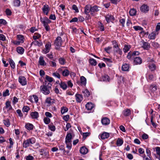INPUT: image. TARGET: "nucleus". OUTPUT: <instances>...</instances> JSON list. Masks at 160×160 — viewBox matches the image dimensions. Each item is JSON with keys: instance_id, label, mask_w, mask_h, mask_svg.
I'll list each match as a JSON object with an SVG mask.
<instances>
[{"instance_id": "1", "label": "nucleus", "mask_w": 160, "mask_h": 160, "mask_svg": "<svg viewBox=\"0 0 160 160\" xmlns=\"http://www.w3.org/2000/svg\"><path fill=\"white\" fill-rule=\"evenodd\" d=\"M45 83L40 87L41 91L45 95H48L50 93V90L51 88L52 85L50 83H47V81H45Z\"/></svg>"}, {"instance_id": "2", "label": "nucleus", "mask_w": 160, "mask_h": 160, "mask_svg": "<svg viewBox=\"0 0 160 160\" xmlns=\"http://www.w3.org/2000/svg\"><path fill=\"white\" fill-rule=\"evenodd\" d=\"M62 38L60 36H58L55 39L54 42V44L56 49L59 50L60 47H62Z\"/></svg>"}, {"instance_id": "3", "label": "nucleus", "mask_w": 160, "mask_h": 160, "mask_svg": "<svg viewBox=\"0 0 160 160\" xmlns=\"http://www.w3.org/2000/svg\"><path fill=\"white\" fill-rule=\"evenodd\" d=\"M35 143V139L34 138H29L24 141L23 142V147L27 148Z\"/></svg>"}, {"instance_id": "4", "label": "nucleus", "mask_w": 160, "mask_h": 160, "mask_svg": "<svg viewBox=\"0 0 160 160\" xmlns=\"http://www.w3.org/2000/svg\"><path fill=\"white\" fill-rule=\"evenodd\" d=\"M51 43L49 41H48L45 46V48L42 50V52L43 53L46 54L48 53L51 48Z\"/></svg>"}, {"instance_id": "5", "label": "nucleus", "mask_w": 160, "mask_h": 160, "mask_svg": "<svg viewBox=\"0 0 160 160\" xmlns=\"http://www.w3.org/2000/svg\"><path fill=\"white\" fill-rule=\"evenodd\" d=\"M149 6L147 4H143L140 7V10L143 13H146L149 11Z\"/></svg>"}, {"instance_id": "6", "label": "nucleus", "mask_w": 160, "mask_h": 160, "mask_svg": "<svg viewBox=\"0 0 160 160\" xmlns=\"http://www.w3.org/2000/svg\"><path fill=\"white\" fill-rule=\"evenodd\" d=\"M54 103L55 100L50 97L47 98L45 100V103L48 107H50Z\"/></svg>"}, {"instance_id": "7", "label": "nucleus", "mask_w": 160, "mask_h": 160, "mask_svg": "<svg viewBox=\"0 0 160 160\" xmlns=\"http://www.w3.org/2000/svg\"><path fill=\"white\" fill-rule=\"evenodd\" d=\"M105 20L108 23L110 22H113L115 20V18L113 16L110 14H107L105 16Z\"/></svg>"}, {"instance_id": "8", "label": "nucleus", "mask_w": 160, "mask_h": 160, "mask_svg": "<svg viewBox=\"0 0 160 160\" xmlns=\"http://www.w3.org/2000/svg\"><path fill=\"white\" fill-rule=\"evenodd\" d=\"M18 81L22 86H25L27 84L26 78L23 76H20L18 78Z\"/></svg>"}, {"instance_id": "9", "label": "nucleus", "mask_w": 160, "mask_h": 160, "mask_svg": "<svg viewBox=\"0 0 160 160\" xmlns=\"http://www.w3.org/2000/svg\"><path fill=\"white\" fill-rule=\"evenodd\" d=\"M42 10L43 13L46 15H48L49 11V8L48 5L47 4L44 5L42 8Z\"/></svg>"}, {"instance_id": "10", "label": "nucleus", "mask_w": 160, "mask_h": 160, "mask_svg": "<svg viewBox=\"0 0 160 160\" xmlns=\"http://www.w3.org/2000/svg\"><path fill=\"white\" fill-rule=\"evenodd\" d=\"M142 62V59L140 57H135L133 59V63L134 65L140 64Z\"/></svg>"}, {"instance_id": "11", "label": "nucleus", "mask_w": 160, "mask_h": 160, "mask_svg": "<svg viewBox=\"0 0 160 160\" xmlns=\"http://www.w3.org/2000/svg\"><path fill=\"white\" fill-rule=\"evenodd\" d=\"M86 108L88 111H92L94 107V105L91 102H89L87 103L85 106Z\"/></svg>"}, {"instance_id": "12", "label": "nucleus", "mask_w": 160, "mask_h": 160, "mask_svg": "<svg viewBox=\"0 0 160 160\" xmlns=\"http://www.w3.org/2000/svg\"><path fill=\"white\" fill-rule=\"evenodd\" d=\"M110 120L107 117H104L102 118L101 122L103 125H107L109 124Z\"/></svg>"}, {"instance_id": "13", "label": "nucleus", "mask_w": 160, "mask_h": 160, "mask_svg": "<svg viewBox=\"0 0 160 160\" xmlns=\"http://www.w3.org/2000/svg\"><path fill=\"white\" fill-rule=\"evenodd\" d=\"M76 99L77 102L80 103L83 99L82 96L81 94H76L75 95Z\"/></svg>"}, {"instance_id": "14", "label": "nucleus", "mask_w": 160, "mask_h": 160, "mask_svg": "<svg viewBox=\"0 0 160 160\" xmlns=\"http://www.w3.org/2000/svg\"><path fill=\"white\" fill-rule=\"evenodd\" d=\"M59 69L63 76L67 77L69 75L70 73L68 69L62 70L61 68H59Z\"/></svg>"}, {"instance_id": "15", "label": "nucleus", "mask_w": 160, "mask_h": 160, "mask_svg": "<svg viewBox=\"0 0 160 160\" xmlns=\"http://www.w3.org/2000/svg\"><path fill=\"white\" fill-rule=\"evenodd\" d=\"M122 114L124 116H128L131 114V111L130 109L126 108L123 111Z\"/></svg>"}, {"instance_id": "16", "label": "nucleus", "mask_w": 160, "mask_h": 160, "mask_svg": "<svg viewBox=\"0 0 160 160\" xmlns=\"http://www.w3.org/2000/svg\"><path fill=\"white\" fill-rule=\"evenodd\" d=\"M100 7L98 6L97 5H94L90 9L91 12H98L100 10Z\"/></svg>"}, {"instance_id": "17", "label": "nucleus", "mask_w": 160, "mask_h": 160, "mask_svg": "<svg viewBox=\"0 0 160 160\" xmlns=\"http://www.w3.org/2000/svg\"><path fill=\"white\" fill-rule=\"evenodd\" d=\"M65 142L66 144V147L69 149H71L72 148V140L65 139Z\"/></svg>"}, {"instance_id": "18", "label": "nucleus", "mask_w": 160, "mask_h": 160, "mask_svg": "<svg viewBox=\"0 0 160 160\" xmlns=\"http://www.w3.org/2000/svg\"><path fill=\"white\" fill-rule=\"evenodd\" d=\"M109 133L108 132H104L100 135L102 139H105L108 138L109 136Z\"/></svg>"}, {"instance_id": "19", "label": "nucleus", "mask_w": 160, "mask_h": 160, "mask_svg": "<svg viewBox=\"0 0 160 160\" xmlns=\"http://www.w3.org/2000/svg\"><path fill=\"white\" fill-rule=\"evenodd\" d=\"M88 152V149L85 147H82L80 149V152L82 154H85Z\"/></svg>"}, {"instance_id": "20", "label": "nucleus", "mask_w": 160, "mask_h": 160, "mask_svg": "<svg viewBox=\"0 0 160 160\" xmlns=\"http://www.w3.org/2000/svg\"><path fill=\"white\" fill-rule=\"evenodd\" d=\"M150 47V44L148 42H143V45L142 46V47L144 49L148 50L149 49Z\"/></svg>"}, {"instance_id": "21", "label": "nucleus", "mask_w": 160, "mask_h": 160, "mask_svg": "<svg viewBox=\"0 0 160 160\" xmlns=\"http://www.w3.org/2000/svg\"><path fill=\"white\" fill-rule=\"evenodd\" d=\"M33 44L35 46H38L39 47H40L43 45V43L41 41H40L39 42L38 41L35 40L32 42L31 44V45L32 46Z\"/></svg>"}, {"instance_id": "22", "label": "nucleus", "mask_w": 160, "mask_h": 160, "mask_svg": "<svg viewBox=\"0 0 160 160\" xmlns=\"http://www.w3.org/2000/svg\"><path fill=\"white\" fill-rule=\"evenodd\" d=\"M92 7L89 4L87 5L85 7L84 12L86 14H88L90 12V9Z\"/></svg>"}, {"instance_id": "23", "label": "nucleus", "mask_w": 160, "mask_h": 160, "mask_svg": "<svg viewBox=\"0 0 160 160\" xmlns=\"http://www.w3.org/2000/svg\"><path fill=\"white\" fill-rule=\"evenodd\" d=\"M112 42V44L113 45V48L114 51V49H117L120 48L118 42L117 41L115 40H113Z\"/></svg>"}, {"instance_id": "24", "label": "nucleus", "mask_w": 160, "mask_h": 160, "mask_svg": "<svg viewBox=\"0 0 160 160\" xmlns=\"http://www.w3.org/2000/svg\"><path fill=\"white\" fill-rule=\"evenodd\" d=\"M129 68V64L126 63L123 64L122 67V70L124 71H128Z\"/></svg>"}, {"instance_id": "25", "label": "nucleus", "mask_w": 160, "mask_h": 160, "mask_svg": "<svg viewBox=\"0 0 160 160\" xmlns=\"http://www.w3.org/2000/svg\"><path fill=\"white\" fill-rule=\"evenodd\" d=\"M25 127L28 130H32L34 128L33 124L29 123H26Z\"/></svg>"}, {"instance_id": "26", "label": "nucleus", "mask_w": 160, "mask_h": 160, "mask_svg": "<svg viewBox=\"0 0 160 160\" xmlns=\"http://www.w3.org/2000/svg\"><path fill=\"white\" fill-rule=\"evenodd\" d=\"M16 51L19 54L22 55L24 52V49L22 47H18L16 48Z\"/></svg>"}, {"instance_id": "27", "label": "nucleus", "mask_w": 160, "mask_h": 160, "mask_svg": "<svg viewBox=\"0 0 160 160\" xmlns=\"http://www.w3.org/2000/svg\"><path fill=\"white\" fill-rule=\"evenodd\" d=\"M59 85L61 88H62L63 90H65L67 88V84L64 82L61 81Z\"/></svg>"}, {"instance_id": "28", "label": "nucleus", "mask_w": 160, "mask_h": 160, "mask_svg": "<svg viewBox=\"0 0 160 160\" xmlns=\"http://www.w3.org/2000/svg\"><path fill=\"white\" fill-rule=\"evenodd\" d=\"M30 115L32 118L37 119L39 117L38 113L37 111L32 112Z\"/></svg>"}, {"instance_id": "29", "label": "nucleus", "mask_w": 160, "mask_h": 160, "mask_svg": "<svg viewBox=\"0 0 160 160\" xmlns=\"http://www.w3.org/2000/svg\"><path fill=\"white\" fill-rule=\"evenodd\" d=\"M80 84L81 85H86V78L83 76H82L80 77Z\"/></svg>"}, {"instance_id": "30", "label": "nucleus", "mask_w": 160, "mask_h": 160, "mask_svg": "<svg viewBox=\"0 0 160 160\" xmlns=\"http://www.w3.org/2000/svg\"><path fill=\"white\" fill-rule=\"evenodd\" d=\"M133 28L136 31H138V30L141 31L140 32L141 34L142 33V32H144V31L143 30V28L142 27L139 26H135L133 27Z\"/></svg>"}, {"instance_id": "31", "label": "nucleus", "mask_w": 160, "mask_h": 160, "mask_svg": "<svg viewBox=\"0 0 160 160\" xmlns=\"http://www.w3.org/2000/svg\"><path fill=\"white\" fill-rule=\"evenodd\" d=\"M131 48V45L125 44L123 48V52L125 53L128 52Z\"/></svg>"}, {"instance_id": "32", "label": "nucleus", "mask_w": 160, "mask_h": 160, "mask_svg": "<svg viewBox=\"0 0 160 160\" xmlns=\"http://www.w3.org/2000/svg\"><path fill=\"white\" fill-rule=\"evenodd\" d=\"M89 62L92 66H95L97 64L96 60L93 58H90L89 60Z\"/></svg>"}, {"instance_id": "33", "label": "nucleus", "mask_w": 160, "mask_h": 160, "mask_svg": "<svg viewBox=\"0 0 160 160\" xmlns=\"http://www.w3.org/2000/svg\"><path fill=\"white\" fill-rule=\"evenodd\" d=\"M39 62L40 65L44 66L46 64V63L43 59V57L42 56H40L39 57Z\"/></svg>"}, {"instance_id": "34", "label": "nucleus", "mask_w": 160, "mask_h": 160, "mask_svg": "<svg viewBox=\"0 0 160 160\" xmlns=\"http://www.w3.org/2000/svg\"><path fill=\"white\" fill-rule=\"evenodd\" d=\"M58 62L59 64L61 65H64L66 63V60L63 58H59L58 59Z\"/></svg>"}, {"instance_id": "35", "label": "nucleus", "mask_w": 160, "mask_h": 160, "mask_svg": "<svg viewBox=\"0 0 160 160\" xmlns=\"http://www.w3.org/2000/svg\"><path fill=\"white\" fill-rule=\"evenodd\" d=\"M129 12L130 16H134L136 14L137 10L133 8L130 9Z\"/></svg>"}, {"instance_id": "36", "label": "nucleus", "mask_w": 160, "mask_h": 160, "mask_svg": "<svg viewBox=\"0 0 160 160\" xmlns=\"http://www.w3.org/2000/svg\"><path fill=\"white\" fill-rule=\"evenodd\" d=\"M8 60L11 68L13 69L15 67V64L11 58H9Z\"/></svg>"}, {"instance_id": "37", "label": "nucleus", "mask_w": 160, "mask_h": 160, "mask_svg": "<svg viewBox=\"0 0 160 160\" xmlns=\"http://www.w3.org/2000/svg\"><path fill=\"white\" fill-rule=\"evenodd\" d=\"M39 152L40 154L44 157H46L48 155V152L46 151H45L43 149H42L40 150Z\"/></svg>"}, {"instance_id": "38", "label": "nucleus", "mask_w": 160, "mask_h": 160, "mask_svg": "<svg viewBox=\"0 0 160 160\" xmlns=\"http://www.w3.org/2000/svg\"><path fill=\"white\" fill-rule=\"evenodd\" d=\"M17 38L18 40H20L21 42V43H23L24 42V37L23 35L21 34L18 35L17 36Z\"/></svg>"}, {"instance_id": "39", "label": "nucleus", "mask_w": 160, "mask_h": 160, "mask_svg": "<svg viewBox=\"0 0 160 160\" xmlns=\"http://www.w3.org/2000/svg\"><path fill=\"white\" fill-rule=\"evenodd\" d=\"M82 92L84 94L85 97H88L90 95V92L87 89H86L82 91Z\"/></svg>"}, {"instance_id": "40", "label": "nucleus", "mask_w": 160, "mask_h": 160, "mask_svg": "<svg viewBox=\"0 0 160 160\" xmlns=\"http://www.w3.org/2000/svg\"><path fill=\"white\" fill-rule=\"evenodd\" d=\"M110 78L109 76L107 75H105L102 76V80L103 81H109L110 80Z\"/></svg>"}, {"instance_id": "41", "label": "nucleus", "mask_w": 160, "mask_h": 160, "mask_svg": "<svg viewBox=\"0 0 160 160\" xmlns=\"http://www.w3.org/2000/svg\"><path fill=\"white\" fill-rule=\"evenodd\" d=\"M41 35L38 32L34 33V35L32 36L33 39L35 40L39 39L41 37Z\"/></svg>"}, {"instance_id": "42", "label": "nucleus", "mask_w": 160, "mask_h": 160, "mask_svg": "<svg viewBox=\"0 0 160 160\" xmlns=\"http://www.w3.org/2000/svg\"><path fill=\"white\" fill-rule=\"evenodd\" d=\"M3 122L4 125L7 127H8L10 126V121L9 119L8 118L3 120Z\"/></svg>"}, {"instance_id": "43", "label": "nucleus", "mask_w": 160, "mask_h": 160, "mask_svg": "<svg viewBox=\"0 0 160 160\" xmlns=\"http://www.w3.org/2000/svg\"><path fill=\"white\" fill-rule=\"evenodd\" d=\"M98 24L99 25V30L101 32L104 31L105 30V28L103 24L101 22H98Z\"/></svg>"}, {"instance_id": "44", "label": "nucleus", "mask_w": 160, "mask_h": 160, "mask_svg": "<svg viewBox=\"0 0 160 160\" xmlns=\"http://www.w3.org/2000/svg\"><path fill=\"white\" fill-rule=\"evenodd\" d=\"M156 32H153L149 34L148 36V38L150 39H154L156 37Z\"/></svg>"}, {"instance_id": "45", "label": "nucleus", "mask_w": 160, "mask_h": 160, "mask_svg": "<svg viewBox=\"0 0 160 160\" xmlns=\"http://www.w3.org/2000/svg\"><path fill=\"white\" fill-rule=\"evenodd\" d=\"M123 143V140L120 138H118L116 144L118 146H121Z\"/></svg>"}, {"instance_id": "46", "label": "nucleus", "mask_w": 160, "mask_h": 160, "mask_svg": "<svg viewBox=\"0 0 160 160\" xmlns=\"http://www.w3.org/2000/svg\"><path fill=\"white\" fill-rule=\"evenodd\" d=\"M81 134H82H82L83 136V138H84V139H85L87 137L89 136L90 134V132H83L82 133V131H79Z\"/></svg>"}, {"instance_id": "47", "label": "nucleus", "mask_w": 160, "mask_h": 160, "mask_svg": "<svg viewBox=\"0 0 160 160\" xmlns=\"http://www.w3.org/2000/svg\"><path fill=\"white\" fill-rule=\"evenodd\" d=\"M127 58L129 60H132L134 59V58L133 55H132V52L130 51L129 52L127 56Z\"/></svg>"}, {"instance_id": "48", "label": "nucleus", "mask_w": 160, "mask_h": 160, "mask_svg": "<svg viewBox=\"0 0 160 160\" xmlns=\"http://www.w3.org/2000/svg\"><path fill=\"white\" fill-rule=\"evenodd\" d=\"M13 2L14 6L18 7L20 6L21 2L20 0H14Z\"/></svg>"}, {"instance_id": "49", "label": "nucleus", "mask_w": 160, "mask_h": 160, "mask_svg": "<svg viewBox=\"0 0 160 160\" xmlns=\"http://www.w3.org/2000/svg\"><path fill=\"white\" fill-rule=\"evenodd\" d=\"M9 91L8 89H7L3 92L2 95L3 97H6L10 95Z\"/></svg>"}, {"instance_id": "50", "label": "nucleus", "mask_w": 160, "mask_h": 160, "mask_svg": "<svg viewBox=\"0 0 160 160\" xmlns=\"http://www.w3.org/2000/svg\"><path fill=\"white\" fill-rule=\"evenodd\" d=\"M30 108L28 106H24L22 108V111L23 112H28Z\"/></svg>"}, {"instance_id": "51", "label": "nucleus", "mask_w": 160, "mask_h": 160, "mask_svg": "<svg viewBox=\"0 0 160 160\" xmlns=\"http://www.w3.org/2000/svg\"><path fill=\"white\" fill-rule=\"evenodd\" d=\"M45 79L47 81L49 82V83H50L54 81V79L50 77L47 75H46ZM47 83H48V82H47Z\"/></svg>"}, {"instance_id": "52", "label": "nucleus", "mask_w": 160, "mask_h": 160, "mask_svg": "<svg viewBox=\"0 0 160 160\" xmlns=\"http://www.w3.org/2000/svg\"><path fill=\"white\" fill-rule=\"evenodd\" d=\"M68 108L66 107H63L61 108V112L63 114L68 112Z\"/></svg>"}, {"instance_id": "53", "label": "nucleus", "mask_w": 160, "mask_h": 160, "mask_svg": "<svg viewBox=\"0 0 160 160\" xmlns=\"http://www.w3.org/2000/svg\"><path fill=\"white\" fill-rule=\"evenodd\" d=\"M102 60L105 62L106 63H107L112 62V59L109 58L104 57L102 58Z\"/></svg>"}, {"instance_id": "54", "label": "nucleus", "mask_w": 160, "mask_h": 160, "mask_svg": "<svg viewBox=\"0 0 160 160\" xmlns=\"http://www.w3.org/2000/svg\"><path fill=\"white\" fill-rule=\"evenodd\" d=\"M49 129L50 130H55L56 128L55 126L52 123H51L48 125Z\"/></svg>"}, {"instance_id": "55", "label": "nucleus", "mask_w": 160, "mask_h": 160, "mask_svg": "<svg viewBox=\"0 0 160 160\" xmlns=\"http://www.w3.org/2000/svg\"><path fill=\"white\" fill-rule=\"evenodd\" d=\"M114 52L117 53L118 54L120 55H122V52L121 49L120 48L117 49H114Z\"/></svg>"}, {"instance_id": "56", "label": "nucleus", "mask_w": 160, "mask_h": 160, "mask_svg": "<svg viewBox=\"0 0 160 160\" xmlns=\"http://www.w3.org/2000/svg\"><path fill=\"white\" fill-rule=\"evenodd\" d=\"M51 60L55 61L53 59V56L52 52H50L49 54L46 55Z\"/></svg>"}, {"instance_id": "57", "label": "nucleus", "mask_w": 160, "mask_h": 160, "mask_svg": "<svg viewBox=\"0 0 160 160\" xmlns=\"http://www.w3.org/2000/svg\"><path fill=\"white\" fill-rule=\"evenodd\" d=\"M40 20L41 22H42V24H43V26H45L47 25H49L47 23V22L44 21L42 18L41 17L40 18Z\"/></svg>"}, {"instance_id": "58", "label": "nucleus", "mask_w": 160, "mask_h": 160, "mask_svg": "<svg viewBox=\"0 0 160 160\" xmlns=\"http://www.w3.org/2000/svg\"><path fill=\"white\" fill-rule=\"evenodd\" d=\"M44 122L47 124H49L50 122V119L48 117H45L43 119Z\"/></svg>"}, {"instance_id": "59", "label": "nucleus", "mask_w": 160, "mask_h": 160, "mask_svg": "<svg viewBox=\"0 0 160 160\" xmlns=\"http://www.w3.org/2000/svg\"><path fill=\"white\" fill-rule=\"evenodd\" d=\"M156 66L154 64H150L149 65V68L152 71H153L155 69Z\"/></svg>"}, {"instance_id": "60", "label": "nucleus", "mask_w": 160, "mask_h": 160, "mask_svg": "<svg viewBox=\"0 0 160 160\" xmlns=\"http://www.w3.org/2000/svg\"><path fill=\"white\" fill-rule=\"evenodd\" d=\"M119 22L122 24V27H125V18H122L119 20Z\"/></svg>"}, {"instance_id": "61", "label": "nucleus", "mask_w": 160, "mask_h": 160, "mask_svg": "<svg viewBox=\"0 0 160 160\" xmlns=\"http://www.w3.org/2000/svg\"><path fill=\"white\" fill-rule=\"evenodd\" d=\"M72 135L71 133H67L65 138V139L72 140Z\"/></svg>"}, {"instance_id": "62", "label": "nucleus", "mask_w": 160, "mask_h": 160, "mask_svg": "<svg viewBox=\"0 0 160 160\" xmlns=\"http://www.w3.org/2000/svg\"><path fill=\"white\" fill-rule=\"evenodd\" d=\"M16 112L19 117L21 118H22L23 117V115L22 113V112L21 110L18 109L16 110Z\"/></svg>"}, {"instance_id": "63", "label": "nucleus", "mask_w": 160, "mask_h": 160, "mask_svg": "<svg viewBox=\"0 0 160 160\" xmlns=\"http://www.w3.org/2000/svg\"><path fill=\"white\" fill-rule=\"evenodd\" d=\"M112 49V47L108 46L104 48L105 51L107 53L109 54L110 53V50Z\"/></svg>"}, {"instance_id": "64", "label": "nucleus", "mask_w": 160, "mask_h": 160, "mask_svg": "<svg viewBox=\"0 0 160 160\" xmlns=\"http://www.w3.org/2000/svg\"><path fill=\"white\" fill-rule=\"evenodd\" d=\"M43 19L48 23V24H49L52 22V21L51 20H50L49 19H48L47 17H44L43 18H42Z\"/></svg>"}]
</instances>
